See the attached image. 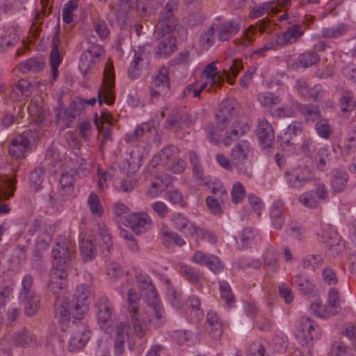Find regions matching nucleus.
I'll return each instance as SVG.
<instances>
[{
  "mask_svg": "<svg viewBox=\"0 0 356 356\" xmlns=\"http://www.w3.org/2000/svg\"><path fill=\"white\" fill-rule=\"evenodd\" d=\"M145 302L147 307L138 316H134V321L131 322L134 332L139 339L145 336L148 324L159 328L166 322L165 312L159 297Z\"/></svg>",
  "mask_w": 356,
  "mask_h": 356,
  "instance_id": "nucleus-1",
  "label": "nucleus"
},
{
  "mask_svg": "<svg viewBox=\"0 0 356 356\" xmlns=\"http://www.w3.org/2000/svg\"><path fill=\"white\" fill-rule=\"evenodd\" d=\"M253 148L250 143L246 140L238 141L232 149L230 152L231 159L236 168L238 173L252 177V171L250 168L244 166L245 161L248 160L252 155Z\"/></svg>",
  "mask_w": 356,
  "mask_h": 356,
  "instance_id": "nucleus-2",
  "label": "nucleus"
},
{
  "mask_svg": "<svg viewBox=\"0 0 356 356\" xmlns=\"http://www.w3.org/2000/svg\"><path fill=\"white\" fill-rule=\"evenodd\" d=\"M111 334L113 342V352L116 356H122L125 350L126 342L129 338L130 325L128 321H118L112 327H105Z\"/></svg>",
  "mask_w": 356,
  "mask_h": 356,
  "instance_id": "nucleus-3",
  "label": "nucleus"
},
{
  "mask_svg": "<svg viewBox=\"0 0 356 356\" xmlns=\"http://www.w3.org/2000/svg\"><path fill=\"white\" fill-rule=\"evenodd\" d=\"M115 73L112 63L108 61L104 71L103 84L98 90L97 97L99 104L103 102L111 105L115 101L114 94Z\"/></svg>",
  "mask_w": 356,
  "mask_h": 356,
  "instance_id": "nucleus-4",
  "label": "nucleus"
},
{
  "mask_svg": "<svg viewBox=\"0 0 356 356\" xmlns=\"http://www.w3.org/2000/svg\"><path fill=\"white\" fill-rule=\"evenodd\" d=\"M178 0H169L160 14L156 29L165 36L174 31L178 24L175 11L178 8Z\"/></svg>",
  "mask_w": 356,
  "mask_h": 356,
  "instance_id": "nucleus-5",
  "label": "nucleus"
},
{
  "mask_svg": "<svg viewBox=\"0 0 356 356\" xmlns=\"http://www.w3.org/2000/svg\"><path fill=\"white\" fill-rule=\"evenodd\" d=\"M321 336V330L318 325L308 316H302L297 327L296 337L302 345H309L314 339Z\"/></svg>",
  "mask_w": 356,
  "mask_h": 356,
  "instance_id": "nucleus-6",
  "label": "nucleus"
},
{
  "mask_svg": "<svg viewBox=\"0 0 356 356\" xmlns=\"http://www.w3.org/2000/svg\"><path fill=\"white\" fill-rule=\"evenodd\" d=\"M90 295V290L88 284H83L76 287L72 309L74 318L81 320L84 317L88 310Z\"/></svg>",
  "mask_w": 356,
  "mask_h": 356,
  "instance_id": "nucleus-7",
  "label": "nucleus"
},
{
  "mask_svg": "<svg viewBox=\"0 0 356 356\" xmlns=\"http://www.w3.org/2000/svg\"><path fill=\"white\" fill-rule=\"evenodd\" d=\"M170 88L169 70L162 66L156 75L152 77L149 86L150 97L152 99H157L168 92Z\"/></svg>",
  "mask_w": 356,
  "mask_h": 356,
  "instance_id": "nucleus-8",
  "label": "nucleus"
},
{
  "mask_svg": "<svg viewBox=\"0 0 356 356\" xmlns=\"http://www.w3.org/2000/svg\"><path fill=\"white\" fill-rule=\"evenodd\" d=\"M290 187L300 189L310 182L314 177L312 171L305 165H298L285 172Z\"/></svg>",
  "mask_w": 356,
  "mask_h": 356,
  "instance_id": "nucleus-9",
  "label": "nucleus"
},
{
  "mask_svg": "<svg viewBox=\"0 0 356 356\" xmlns=\"http://www.w3.org/2000/svg\"><path fill=\"white\" fill-rule=\"evenodd\" d=\"M74 253L73 246L65 238H60L52 250L54 268H65L67 261L70 260Z\"/></svg>",
  "mask_w": 356,
  "mask_h": 356,
  "instance_id": "nucleus-10",
  "label": "nucleus"
},
{
  "mask_svg": "<svg viewBox=\"0 0 356 356\" xmlns=\"http://www.w3.org/2000/svg\"><path fill=\"white\" fill-rule=\"evenodd\" d=\"M33 139L31 131H24L16 136L9 145V154L17 159L24 158L30 149V143Z\"/></svg>",
  "mask_w": 356,
  "mask_h": 356,
  "instance_id": "nucleus-11",
  "label": "nucleus"
},
{
  "mask_svg": "<svg viewBox=\"0 0 356 356\" xmlns=\"http://www.w3.org/2000/svg\"><path fill=\"white\" fill-rule=\"evenodd\" d=\"M103 54V49L100 46L92 45L82 53L80 56L79 68L83 75H86L90 68L99 61Z\"/></svg>",
  "mask_w": 356,
  "mask_h": 356,
  "instance_id": "nucleus-12",
  "label": "nucleus"
},
{
  "mask_svg": "<svg viewBox=\"0 0 356 356\" xmlns=\"http://www.w3.org/2000/svg\"><path fill=\"white\" fill-rule=\"evenodd\" d=\"M251 125L245 118H238L232 124L230 131L225 133L223 144L229 146L250 130Z\"/></svg>",
  "mask_w": 356,
  "mask_h": 356,
  "instance_id": "nucleus-13",
  "label": "nucleus"
},
{
  "mask_svg": "<svg viewBox=\"0 0 356 356\" xmlns=\"http://www.w3.org/2000/svg\"><path fill=\"white\" fill-rule=\"evenodd\" d=\"M193 263L200 266H205L215 273L220 272L223 268V263L216 255L208 254L201 250L196 251L191 258Z\"/></svg>",
  "mask_w": 356,
  "mask_h": 356,
  "instance_id": "nucleus-14",
  "label": "nucleus"
},
{
  "mask_svg": "<svg viewBox=\"0 0 356 356\" xmlns=\"http://www.w3.org/2000/svg\"><path fill=\"white\" fill-rule=\"evenodd\" d=\"M137 284L144 301L159 297L156 288L152 284L150 277L143 271H138L135 275Z\"/></svg>",
  "mask_w": 356,
  "mask_h": 356,
  "instance_id": "nucleus-15",
  "label": "nucleus"
},
{
  "mask_svg": "<svg viewBox=\"0 0 356 356\" xmlns=\"http://www.w3.org/2000/svg\"><path fill=\"white\" fill-rule=\"evenodd\" d=\"M127 222L136 234L145 233L152 227V220L150 216L143 212L131 213L129 216Z\"/></svg>",
  "mask_w": 356,
  "mask_h": 356,
  "instance_id": "nucleus-16",
  "label": "nucleus"
},
{
  "mask_svg": "<svg viewBox=\"0 0 356 356\" xmlns=\"http://www.w3.org/2000/svg\"><path fill=\"white\" fill-rule=\"evenodd\" d=\"M70 299L68 297L58 296L54 304V313L61 328L65 330L70 322Z\"/></svg>",
  "mask_w": 356,
  "mask_h": 356,
  "instance_id": "nucleus-17",
  "label": "nucleus"
},
{
  "mask_svg": "<svg viewBox=\"0 0 356 356\" xmlns=\"http://www.w3.org/2000/svg\"><path fill=\"white\" fill-rule=\"evenodd\" d=\"M340 306L339 291L335 288H331L328 292V305L325 309L318 302H314L311 307H318V314L321 317H329L337 312V308Z\"/></svg>",
  "mask_w": 356,
  "mask_h": 356,
  "instance_id": "nucleus-18",
  "label": "nucleus"
},
{
  "mask_svg": "<svg viewBox=\"0 0 356 356\" xmlns=\"http://www.w3.org/2000/svg\"><path fill=\"white\" fill-rule=\"evenodd\" d=\"M211 25L218 40L220 42L228 41L236 35L241 29L240 24L232 20L225 22L213 23Z\"/></svg>",
  "mask_w": 356,
  "mask_h": 356,
  "instance_id": "nucleus-19",
  "label": "nucleus"
},
{
  "mask_svg": "<svg viewBox=\"0 0 356 356\" xmlns=\"http://www.w3.org/2000/svg\"><path fill=\"white\" fill-rule=\"evenodd\" d=\"M288 24L289 26L286 31L278 35L283 46L296 42L305 31L304 25L294 22V20L289 21Z\"/></svg>",
  "mask_w": 356,
  "mask_h": 356,
  "instance_id": "nucleus-20",
  "label": "nucleus"
},
{
  "mask_svg": "<svg viewBox=\"0 0 356 356\" xmlns=\"http://www.w3.org/2000/svg\"><path fill=\"white\" fill-rule=\"evenodd\" d=\"M267 24L268 22L266 21H259L254 25H250L244 30L243 35L240 38L234 40V43L241 48L249 47L253 42L257 31L264 32Z\"/></svg>",
  "mask_w": 356,
  "mask_h": 356,
  "instance_id": "nucleus-21",
  "label": "nucleus"
},
{
  "mask_svg": "<svg viewBox=\"0 0 356 356\" xmlns=\"http://www.w3.org/2000/svg\"><path fill=\"white\" fill-rule=\"evenodd\" d=\"M76 176V171L74 168L69 165L64 166L59 179L60 188L58 191L61 195H70L73 192L74 181Z\"/></svg>",
  "mask_w": 356,
  "mask_h": 356,
  "instance_id": "nucleus-22",
  "label": "nucleus"
},
{
  "mask_svg": "<svg viewBox=\"0 0 356 356\" xmlns=\"http://www.w3.org/2000/svg\"><path fill=\"white\" fill-rule=\"evenodd\" d=\"M67 273L65 268H53L50 273L49 281L47 284V289L56 295L65 289L66 286V278Z\"/></svg>",
  "mask_w": 356,
  "mask_h": 356,
  "instance_id": "nucleus-23",
  "label": "nucleus"
},
{
  "mask_svg": "<svg viewBox=\"0 0 356 356\" xmlns=\"http://www.w3.org/2000/svg\"><path fill=\"white\" fill-rule=\"evenodd\" d=\"M51 51L50 52L49 60L50 64L51 66V74L54 81H55L58 74V67L60 65L63 58L60 54L59 47L60 44V41L59 39V34L56 33L53 36L51 42Z\"/></svg>",
  "mask_w": 356,
  "mask_h": 356,
  "instance_id": "nucleus-24",
  "label": "nucleus"
},
{
  "mask_svg": "<svg viewBox=\"0 0 356 356\" xmlns=\"http://www.w3.org/2000/svg\"><path fill=\"white\" fill-rule=\"evenodd\" d=\"M19 31L17 27L9 26L0 35V52H5L14 47L19 41Z\"/></svg>",
  "mask_w": 356,
  "mask_h": 356,
  "instance_id": "nucleus-25",
  "label": "nucleus"
},
{
  "mask_svg": "<svg viewBox=\"0 0 356 356\" xmlns=\"http://www.w3.org/2000/svg\"><path fill=\"white\" fill-rule=\"evenodd\" d=\"M90 339V331L85 327H80L74 331L70 341L68 349L70 352H74L83 348Z\"/></svg>",
  "mask_w": 356,
  "mask_h": 356,
  "instance_id": "nucleus-26",
  "label": "nucleus"
},
{
  "mask_svg": "<svg viewBox=\"0 0 356 356\" xmlns=\"http://www.w3.org/2000/svg\"><path fill=\"white\" fill-rule=\"evenodd\" d=\"M97 320L100 327H104L112 316L113 305L110 300L105 296L101 297L97 302Z\"/></svg>",
  "mask_w": 356,
  "mask_h": 356,
  "instance_id": "nucleus-27",
  "label": "nucleus"
},
{
  "mask_svg": "<svg viewBox=\"0 0 356 356\" xmlns=\"http://www.w3.org/2000/svg\"><path fill=\"white\" fill-rule=\"evenodd\" d=\"M257 135L265 147H269L274 140V131L270 124L266 120H260L257 125Z\"/></svg>",
  "mask_w": 356,
  "mask_h": 356,
  "instance_id": "nucleus-28",
  "label": "nucleus"
},
{
  "mask_svg": "<svg viewBox=\"0 0 356 356\" xmlns=\"http://www.w3.org/2000/svg\"><path fill=\"white\" fill-rule=\"evenodd\" d=\"M17 67L22 74L37 73L44 69V60L42 56L33 57L19 63Z\"/></svg>",
  "mask_w": 356,
  "mask_h": 356,
  "instance_id": "nucleus-29",
  "label": "nucleus"
},
{
  "mask_svg": "<svg viewBox=\"0 0 356 356\" xmlns=\"http://www.w3.org/2000/svg\"><path fill=\"white\" fill-rule=\"evenodd\" d=\"M236 102L234 99H227L224 100L220 106L218 112L216 115L217 122L219 124H227L229 118L233 115L236 108Z\"/></svg>",
  "mask_w": 356,
  "mask_h": 356,
  "instance_id": "nucleus-30",
  "label": "nucleus"
},
{
  "mask_svg": "<svg viewBox=\"0 0 356 356\" xmlns=\"http://www.w3.org/2000/svg\"><path fill=\"white\" fill-rule=\"evenodd\" d=\"M174 147H165L161 150L152 159L149 165L152 168H156L159 165L168 168L174 157Z\"/></svg>",
  "mask_w": 356,
  "mask_h": 356,
  "instance_id": "nucleus-31",
  "label": "nucleus"
},
{
  "mask_svg": "<svg viewBox=\"0 0 356 356\" xmlns=\"http://www.w3.org/2000/svg\"><path fill=\"white\" fill-rule=\"evenodd\" d=\"M79 248L84 261H91L97 255L95 241L92 236H84L80 242Z\"/></svg>",
  "mask_w": 356,
  "mask_h": 356,
  "instance_id": "nucleus-32",
  "label": "nucleus"
},
{
  "mask_svg": "<svg viewBox=\"0 0 356 356\" xmlns=\"http://www.w3.org/2000/svg\"><path fill=\"white\" fill-rule=\"evenodd\" d=\"M177 40L175 37L168 35L164 37L155 47V54L159 57H168L172 54L177 49Z\"/></svg>",
  "mask_w": 356,
  "mask_h": 356,
  "instance_id": "nucleus-33",
  "label": "nucleus"
},
{
  "mask_svg": "<svg viewBox=\"0 0 356 356\" xmlns=\"http://www.w3.org/2000/svg\"><path fill=\"white\" fill-rule=\"evenodd\" d=\"M188 232L191 236H197V243L198 247L200 246L198 243L199 239L206 240L211 245H214L218 242V236L213 232L196 226L195 224H191Z\"/></svg>",
  "mask_w": 356,
  "mask_h": 356,
  "instance_id": "nucleus-34",
  "label": "nucleus"
},
{
  "mask_svg": "<svg viewBox=\"0 0 356 356\" xmlns=\"http://www.w3.org/2000/svg\"><path fill=\"white\" fill-rule=\"evenodd\" d=\"M330 185L334 193L342 192L346 187L348 175L344 171L334 169L332 172Z\"/></svg>",
  "mask_w": 356,
  "mask_h": 356,
  "instance_id": "nucleus-35",
  "label": "nucleus"
},
{
  "mask_svg": "<svg viewBox=\"0 0 356 356\" xmlns=\"http://www.w3.org/2000/svg\"><path fill=\"white\" fill-rule=\"evenodd\" d=\"M284 206L280 201H275L273 203L270 209V219L273 227L280 230L284 223V217L283 216Z\"/></svg>",
  "mask_w": 356,
  "mask_h": 356,
  "instance_id": "nucleus-36",
  "label": "nucleus"
},
{
  "mask_svg": "<svg viewBox=\"0 0 356 356\" xmlns=\"http://www.w3.org/2000/svg\"><path fill=\"white\" fill-rule=\"evenodd\" d=\"M294 106L305 117L307 121L314 122L321 117L318 107L314 104H302L296 102Z\"/></svg>",
  "mask_w": 356,
  "mask_h": 356,
  "instance_id": "nucleus-37",
  "label": "nucleus"
},
{
  "mask_svg": "<svg viewBox=\"0 0 356 356\" xmlns=\"http://www.w3.org/2000/svg\"><path fill=\"white\" fill-rule=\"evenodd\" d=\"M170 182V177H156L152 182L151 187L146 191L147 195L151 198L159 196L160 193L168 188Z\"/></svg>",
  "mask_w": 356,
  "mask_h": 356,
  "instance_id": "nucleus-38",
  "label": "nucleus"
},
{
  "mask_svg": "<svg viewBox=\"0 0 356 356\" xmlns=\"http://www.w3.org/2000/svg\"><path fill=\"white\" fill-rule=\"evenodd\" d=\"M52 235L47 230L43 231L37 238L34 257L35 260L42 259L41 252L46 250L52 241Z\"/></svg>",
  "mask_w": 356,
  "mask_h": 356,
  "instance_id": "nucleus-39",
  "label": "nucleus"
},
{
  "mask_svg": "<svg viewBox=\"0 0 356 356\" xmlns=\"http://www.w3.org/2000/svg\"><path fill=\"white\" fill-rule=\"evenodd\" d=\"M21 303L24 305L25 314L27 316H32L35 315L39 308L40 298L36 295L27 296L26 297L19 298Z\"/></svg>",
  "mask_w": 356,
  "mask_h": 356,
  "instance_id": "nucleus-40",
  "label": "nucleus"
},
{
  "mask_svg": "<svg viewBox=\"0 0 356 356\" xmlns=\"http://www.w3.org/2000/svg\"><path fill=\"white\" fill-rule=\"evenodd\" d=\"M227 69L223 70V74L226 76L227 82L234 85L235 78L243 68L242 63L238 59H226Z\"/></svg>",
  "mask_w": 356,
  "mask_h": 356,
  "instance_id": "nucleus-41",
  "label": "nucleus"
},
{
  "mask_svg": "<svg viewBox=\"0 0 356 356\" xmlns=\"http://www.w3.org/2000/svg\"><path fill=\"white\" fill-rule=\"evenodd\" d=\"M207 321L212 337L215 338L220 337L222 332V323L218 314L214 311H209L207 314Z\"/></svg>",
  "mask_w": 356,
  "mask_h": 356,
  "instance_id": "nucleus-42",
  "label": "nucleus"
},
{
  "mask_svg": "<svg viewBox=\"0 0 356 356\" xmlns=\"http://www.w3.org/2000/svg\"><path fill=\"white\" fill-rule=\"evenodd\" d=\"M45 177V168L43 165L37 166L30 173L29 181L31 188L38 191L42 187V184Z\"/></svg>",
  "mask_w": 356,
  "mask_h": 356,
  "instance_id": "nucleus-43",
  "label": "nucleus"
},
{
  "mask_svg": "<svg viewBox=\"0 0 356 356\" xmlns=\"http://www.w3.org/2000/svg\"><path fill=\"white\" fill-rule=\"evenodd\" d=\"M317 236L322 243L327 244L330 248H334L337 249L339 246L338 243L335 245V242L337 241V234L328 225L322 227L321 231L317 233Z\"/></svg>",
  "mask_w": 356,
  "mask_h": 356,
  "instance_id": "nucleus-44",
  "label": "nucleus"
},
{
  "mask_svg": "<svg viewBox=\"0 0 356 356\" xmlns=\"http://www.w3.org/2000/svg\"><path fill=\"white\" fill-rule=\"evenodd\" d=\"M36 341V336L25 329L15 332L13 335V343L22 347L35 343Z\"/></svg>",
  "mask_w": 356,
  "mask_h": 356,
  "instance_id": "nucleus-45",
  "label": "nucleus"
},
{
  "mask_svg": "<svg viewBox=\"0 0 356 356\" xmlns=\"http://www.w3.org/2000/svg\"><path fill=\"white\" fill-rule=\"evenodd\" d=\"M87 206L95 217L100 218L104 213V209L99 196L95 193H91L87 200Z\"/></svg>",
  "mask_w": 356,
  "mask_h": 356,
  "instance_id": "nucleus-46",
  "label": "nucleus"
},
{
  "mask_svg": "<svg viewBox=\"0 0 356 356\" xmlns=\"http://www.w3.org/2000/svg\"><path fill=\"white\" fill-rule=\"evenodd\" d=\"M215 31L212 25L203 31L199 38V46L204 51H208L215 43Z\"/></svg>",
  "mask_w": 356,
  "mask_h": 356,
  "instance_id": "nucleus-47",
  "label": "nucleus"
},
{
  "mask_svg": "<svg viewBox=\"0 0 356 356\" xmlns=\"http://www.w3.org/2000/svg\"><path fill=\"white\" fill-rule=\"evenodd\" d=\"M98 233L104 248V252L106 251L110 254L113 250V243L111 234L104 223L98 224Z\"/></svg>",
  "mask_w": 356,
  "mask_h": 356,
  "instance_id": "nucleus-48",
  "label": "nucleus"
},
{
  "mask_svg": "<svg viewBox=\"0 0 356 356\" xmlns=\"http://www.w3.org/2000/svg\"><path fill=\"white\" fill-rule=\"evenodd\" d=\"M140 298L136 291L131 289L128 293L127 303L128 311L131 321H134V316H138L140 310L138 309Z\"/></svg>",
  "mask_w": 356,
  "mask_h": 356,
  "instance_id": "nucleus-49",
  "label": "nucleus"
},
{
  "mask_svg": "<svg viewBox=\"0 0 356 356\" xmlns=\"http://www.w3.org/2000/svg\"><path fill=\"white\" fill-rule=\"evenodd\" d=\"M15 182V179L6 178L0 184V201L7 200L14 195Z\"/></svg>",
  "mask_w": 356,
  "mask_h": 356,
  "instance_id": "nucleus-50",
  "label": "nucleus"
},
{
  "mask_svg": "<svg viewBox=\"0 0 356 356\" xmlns=\"http://www.w3.org/2000/svg\"><path fill=\"white\" fill-rule=\"evenodd\" d=\"M294 282L297 285L299 291L302 294H309L314 289V285L307 277L302 274H297L294 276Z\"/></svg>",
  "mask_w": 356,
  "mask_h": 356,
  "instance_id": "nucleus-51",
  "label": "nucleus"
},
{
  "mask_svg": "<svg viewBox=\"0 0 356 356\" xmlns=\"http://www.w3.org/2000/svg\"><path fill=\"white\" fill-rule=\"evenodd\" d=\"M319 56L314 51L305 52L300 54L297 59V65L300 67L306 68L318 62Z\"/></svg>",
  "mask_w": 356,
  "mask_h": 356,
  "instance_id": "nucleus-52",
  "label": "nucleus"
},
{
  "mask_svg": "<svg viewBox=\"0 0 356 356\" xmlns=\"http://www.w3.org/2000/svg\"><path fill=\"white\" fill-rule=\"evenodd\" d=\"M257 99L262 106L271 108L272 106L280 103L281 99L279 96L275 95L270 92H261L257 95Z\"/></svg>",
  "mask_w": 356,
  "mask_h": 356,
  "instance_id": "nucleus-53",
  "label": "nucleus"
},
{
  "mask_svg": "<svg viewBox=\"0 0 356 356\" xmlns=\"http://www.w3.org/2000/svg\"><path fill=\"white\" fill-rule=\"evenodd\" d=\"M315 122V130L317 134L323 139H328L332 134V129L326 118L321 117Z\"/></svg>",
  "mask_w": 356,
  "mask_h": 356,
  "instance_id": "nucleus-54",
  "label": "nucleus"
},
{
  "mask_svg": "<svg viewBox=\"0 0 356 356\" xmlns=\"http://www.w3.org/2000/svg\"><path fill=\"white\" fill-rule=\"evenodd\" d=\"M171 222L175 227L178 231H183L188 228L189 229L191 227V224H194L193 222H191L188 219L181 213H174L171 216Z\"/></svg>",
  "mask_w": 356,
  "mask_h": 356,
  "instance_id": "nucleus-55",
  "label": "nucleus"
},
{
  "mask_svg": "<svg viewBox=\"0 0 356 356\" xmlns=\"http://www.w3.org/2000/svg\"><path fill=\"white\" fill-rule=\"evenodd\" d=\"M298 201L308 209H316L319 205V202L313 191H309L301 194L298 197Z\"/></svg>",
  "mask_w": 356,
  "mask_h": 356,
  "instance_id": "nucleus-56",
  "label": "nucleus"
},
{
  "mask_svg": "<svg viewBox=\"0 0 356 356\" xmlns=\"http://www.w3.org/2000/svg\"><path fill=\"white\" fill-rule=\"evenodd\" d=\"M257 235V232L255 229L252 227H246L243 229L240 234L239 240L241 243L243 248L250 247Z\"/></svg>",
  "mask_w": 356,
  "mask_h": 356,
  "instance_id": "nucleus-57",
  "label": "nucleus"
},
{
  "mask_svg": "<svg viewBox=\"0 0 356 356\" xmlns=\"http://www.w3.org/2000/svg\"><path fill=\"white\" fill-rule=\"evenodd\" d=\"M348 29L345 25H339L335 27L325 28L321 31V37L323 38H337L347 32Z\"/></svg>",
  "mask_w": 356,
  "mask_h": 356,
  "instance_id": "nucleus-58",
  "label": "nucleus"
},
{
  "mask_svg": "<svg viewBox=\"0 0 356 356\" xmlns=\"http://www.w3.org/2000/svg\"><path fill=\"white\" fill-rule=\"evenodd\" d=\"M31 84L26 80L19 81L13 88L12 92L17 97H26L31 94Z\"/></svg>",
  "mask_w": 356,
  "mask_h": 356,
  "instance_id": "nucleus-59",
  "label": "nucleus"
},
{
  "mask_svg": "<svg viewBox=\"0 0 356 356\" xmlns=\"http://www.w3.org/2000/svg\"><path fill=\"white\" fill-rule=\"evenodd\" d=\"M323 263V259L320 254H308L302 258L301 264L304 268H316Z\"/></svg>",
  "mask_w": 356,
  "mask_h": 356,
  "instance_id": "nucleus-60",
  "label": "nucleus"
},
{
  "mask_svg": "<svg viewBox=\"0 0 356 356\" xmlns=\"http://www.w3.org/2000/svg\"><path fill=\"white\" fill-rule=\"evenodd\" d=\"M22 289L19 293V298L26 297L27 296L36 295L33 289V277L30 274L24 276L22 282Z\"/></svg>",
  "mask_w": 356,
  "mask_h": 356,
  "instance_id": "nucleus-61",
  "label": "nucleus"
},
{
  "mask_svg": "<svg viewBox=\"0 0 356 356\" xmlns=\"http://www.w3.org/2000/svg\"><path fill=\"white\" fill-rule=\"evenodd\" d=\"M331 353L332 356H352L351 349L341 341L333 342Z\"/></svg>",
  "mask_w": 356,
  "mask_h": 356,
  "instance_id": "nucleus-62",
  "label": "nucleus"
},
{
  "mask_svg": "<svg viewBox=\"0 0 356 356\" xmlns=\"http://www.w3.org/2000/svg\"><path fill=\"white\" fill-rule=\"evenodd\" d=\"M179 273L191 283H197L200 280L198 273L193 267L187 264H182L179 266Z\"/></svg>",
  "mask_w": 356,
  "mask_h": 356,
  "instance_id": "nucleus-63",
  "label": "nucleus"
},
{
  "mask_svg": "<svg viewBox=\"0 0 356 356\" xmlns=\"http://www.w3.org/2000/svg\"><path fill=\"white\" fill-rule=\"evenodd\" d=\"M232 202L237 204L242 202L245 196V190L239 181H236L234 184L231 191Z\"/></svg>",
  "mask_w": 356,
  "mask_h": 356,
  "instance_id": "nucleus-64",
  "label": "nucleus"
}]
</instances>
